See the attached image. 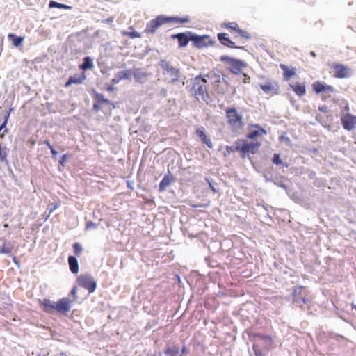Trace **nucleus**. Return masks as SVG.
<instances>
[{"label": "nucleus", "mask_w": 356, "mask_h": 356, "mask_svg": "<svg viewBox=\"0 0 356 356\" xmlns=\"http://www.w3.org/2000/svg\"><path fill=\"white\" fill-rule=\"evenodd\" d=\"M232 248L229 250L228 258L230 257L229 264L232 269L230 275L232 284L236 288L230 291V295L234 297H241L245 295V243L243 238L238 235L232 236Z\"/></svg>", "instance_id": "nucleus-1"}, {"label": "nucleus", "mask_w": 356, "mask_h": 356, "mask_svg": "<svg viewBox=\"0 0 356 356\" xmlns=\"http://www.w3.org/2000/svg\"><path fill=\"white\" fill-rule=\"evenodd\" d=\"M38 302L43 312L58 316H67L73 305V300H71L69 297H63L56 301L49 298H39Z\"/></svg>", "instance_id": "nucleus-2"}, {"label": "nucleus", "mask_w": 356, "mask_h": 356, "mask_svg": "<svg viewBox=\"0 0 356 356\" xmlns=\"http://www.w3.org/2000/svg\"><path fill=\"white\" fill-rule=\"evenodd\" d=\"M249 340L252 344V350L256 356H266L273 345V339L269 335L254 333L246 329Z\"/></svg>", "instance_id": "nucleus-3"}, {"label": "nucleus", "mask_w": 356, "mask_h": 356, "mask_svg": "<svg viewBox=\"0 0 356 356\" xmlns=\"http://www.w3.org/2000/svg\"><path fill=\"white\" fill-rule=\"evenodd\" d=\"M71 59H79L86 54V41L79 39V34H71L68 37Z\"/></svg>", "instance_id": "nucleus-4"}, {"label": "nucleus", "mask_w": 356, "mask_h": 356, "mask_svg": "<svg viewBox=\"0 0 356 356\" xmlns=\"http://www.w3.org/2000/svg\"><path fill=\"white\" fill-rule=\"evenodd\" d=\"M227 122L233 131H238L243 125V115L238 113L236 107L227 108L225 111Z\"/></svg>", "instance_id": "nucleus-5"}, {"label": "nucleus", "mask_w": 356, "mask_h": 356, "mask_svg": "<svg viewBox=\"0 0 356 356\" xmlns=\"http://www.w3.org/2000/svg\"><path fill=\"white\" fill-rule=\"evenodd\" d=\"M219 60L222 63L229 64L227 70L232 74L238 75L241 74L242 69L245 67V60L230 56L222 55Z\"/></svg>", "instance_id": "nucleus-6"}, {"label": "nucleus", "mask_w": 356, "mask_h": 356, "mask_svg": "<svg viewBox=\"0 0 356 356\" xmlns=\"http://www.w3.org/2000/svg\"><path fill=\"white\" fill-rule=\"evenodd\" d=\"M305 289V287L301 285L296 286L293 288L291 294L292 297V304L300 307L302 311H305L306 309L309 308L308 307H305L304 305H307L309 302L304 291Z\"/></svg>", "instance_id": "nucleus-7"}, {"label": "nucleus", "mask_w": 356, "mask_h": 356, "mask_svg": "<svg viewBox=\"0 0 356 356\" xmlns=\"http://www.w3.org/2000/svg\"><path fill=\"white\" fill-rule=\"evenodd\" d=\"M216 42L208 34L199 35L192 32V45L197 49H202L210 46H214Z\"/></svg>", "instance_id": "nucleus-8"}, {"label": "nucleus", "mask_w": 356, "mask_h": 356, "mask_svg": "<svg viewBox=\"0 0 356 356\" xmlns=\"http://www.w3.org/2000/svg\"><path fill=\"white\" fill-rule=\"evenodd\" d=\"M78 284L88 291V293H92L97 287V282L95 278L88 273L81 274L76 278Z\"/></svg>", "instance_id": "nucleus-9"}, {"label": "nucleus", "mask_w": 356, "mask_h": 356, "mask_svg": "<svg viewBox=\"0 0 356 356\" xmlns=\"http://www.w3.org/2000/svg\"><path fill=\"white\" fill-rule=\"evenodd\" d=\"M158 65L163 70L164 75L168 74L172 79L170 82L175 83L179 81L180 78V70L170 65V62L165 59H161Z\"/></svg>", "instance_id": "nucleus-10"}, {"label": "nucleus", "mask_w": 356, "mask_h": 356, "mask_svg": "<svg viewBox=\"0 0 356 356\" xmlns=\"http://www.w3.org/2000/svg\"><path fill=\"white\" fill-rule=\"evenodd\" d=\"M88 92L93 100L92 110L95 112H99L102 109V106L108 103V99L106 98L104 94L99 92L95 88H91Z\"/></svg>", "instance_id": "nucleus-11"}, {"label": "nucleus", "mask_w": 356, "mask_h": 356, "mask_svg": "<svg viewBox=\"0 0 356 356\" xmlns=\"http://www.w3.org/2000/svg\"><path fill=\"white\" fill-rule=\"evenodd\" d=\"M165 24H167L166 15H159L147 23L144 31L146 33L154 34L160 26Z\"/></svg>", "instance_id": "nucleus-12"}, {"label": "nucleus", "mask_w": 356, "mask_h": 356, "mask_svg": "<svg viewBox=\"0 0 356 356\" xmlns=\"http://www.w3.org/2000/svg\"><path fill=\"white\" fill-rule=\"evenodd\" d=\"M236 152H239L241 158L245 159V138H238L232 145H226L224 156H227Z\"/></svg>", "instance_id": "nucleus-13"}, {"label": "nucleus", "mask_w": 356, "mask_h": 356, "mask_svg": "<svg viewBox=\"0 0 356 356\" xmlns=\"http://www.w3.org/2000/svg\"><path fill=\"white\" fill-rule=\"evenodd\" d=\"M192 32L191 31H186L174 33L170 35V38L172 40H177L178 47L183 49L186 47L190 42H192Z\"/></svg>", "instance_id": "nucleus-14"}, {"label": "nucleus", "mask_w": 356, "mask_h": 356, "mask_svg": "<svg viewBox=\"0 0 356 356\" xmlns=\"http://www.w3.org/2000/svg\"><path fill=\"white\" fill-rule=\"evenodd\" d=\"M248 129L246 139L257 140L258 138L267 134V131L259 124H250Z\"/></svg>", "instance_id": "nucleus-15"}, {"label": "nucleus", "mask_w": 356, "mask_h": 356, "mask_svg": "<svg viewBox=\"0 0 356 356\" xmlns=\"http://www.w3.org/2000/svg\"><path fill=\"white\" fill-rule=\"evenodd\" d=\"M332 68L336 78L346 79L351 76V69L343 64L334 63Z\"/></svg>", "instance_id": "nucleus-16"}, {"label": "nucleus", "mask_w": 356, "mask_h": 356, "mask_svg": "<svg viewBox=\"0 0 356 356\" xmlns=\"http://www.w3.org/2000/svg\"><path fill=\"white\" fill-rule=\"evenodd\" d=\"M217 38L219 42L226 47L245 50V46L236 45V43L230 39L228 34L225 32L218 33L217 34Z\"/></svg>", "instance_id": "nucleus-17"}, {"label": "nucleus", "mask_w": 356, "mask_h": 356, "mask_svg": "<svg viewBox=\"0 0 356 356\" xmlns=\"http://www.w3.org/2000/svg\"><path fill=\"white\" fill-rule=\"evenodd\" d=\"M261 145V143L258 140H251L248 141V139H246V156H248V159L250 160L254 168H256V163L252 160L249 154H255Z\"/></svg>", "instance_id": "nucleus-18"}, {"label": "nucleus", "mask_w": 356, "mask_h": 356, "mask_svg": "<svg viewBox=\"0 0 356 356\" xmlns=\"http://www.w3.org/2000/svg\"><path fill=\"white\" fill-rule=\"evenodd\" d=\"M341 122L344 129L352 131L355 128L356 115L350 113L342 115L341 117Z\"/></svg>", "instance_id": "nucleus-19"}, {"label": "nucleus", "mask_w": 356, "mask_h": 356, "mask_svg": "<svg viewBox=\"0 0 356 356\" xmlns=\"http://www.w3.org/2000/svg\"><path fill=\"white\" fill-rule=\"evenodd\" d=\"M260 88L267 95H277L279 85L277 81L268 80L266 83L259 84Z\"/></svg>", "instance_id": "nucleus-20"}, {"label": "nucleus", "mask_w": 356, "mask_h": 356, "mask_svg": "<svg viewBox=\"0 0 356 356\" xmlns=\"http://www.w3.org/2000/svg\"><path fill=\"white\" fill-rule=\"evenodd\" d=\"M312 88L313 91L317 95L328 92H334L335 91L332 86L321 81H314L312 85Z\"/></svg>", "instance_id": "nucleus-21"}, {"label": "nucleus", "mask_w": 356, "mask_h": 356, "mask_svg": "<svg viewBox=\"0 0 356 356\" xmlns=\"http://www.w3.org/2000/svg\"><path fill=\"white\" fill-rule=\"evenodd\" d=\"M195 135L198 138H200L201 143L205 145L208 148L212 149L213 147L212 141L207 136L204 127H198L195 130Z\"/></svg>", "instance_id": "nucleus-22"}, {"label": "nucleus", "mask_w": 356, "mask_h": 356, "mask_svg": "<svg viewBox=\"0 0 356 356\" xmlns=\"http://www.w3.org/2000/svg\"><path fill=\"white\" fill-rule=\"evenodd\" d=\"M86 74L84 72L79 74H74V75L70 76L64 84V87L67 88L72 84H82L86 79Z\"/></svg>", "instance_id": "nucleus-23"}, {"label": "nucleus", "mask_w": 356, "mask_h": 356, "mask_svg": "<svg viewBox=\"0 0 356 356\" xmlns=\"http://www.w3.org/2000/svg\"><path fill=\"white\" fill-rule=\"evenodd\" d=\"M179 352V347L171 341H167L165 348L162 350L165 356H181Z\"/></svg>", "instance_id": "nucleus-24"}, {"label": "nucleus", "mask_w": 356, "mask_h": 356, "mask_svg": "<svg viewBox=\"0 0 356 356\" xmlns=\"http://www.w3.org/2000/svg\"><path fill=\"white\" fill-rule=\"evenodd\" d=\"M195 286L197 289V293L202 295L207 289V277L203 274L197 273Z\"/></svg>", "instance_id": "nucleus-25"}, {"label": "nucleus", "mask_w": 356, "mask_h": 356, "mask_svg": "<svg viewBox=\"0 0 356 356\" xmlns=\"http://www.w3.org/2000/svg\"><path fill=\"white\" fill-rule=\"evenodd\" d=\"M175 181V176L170 172L165 174L158 186V191L160 193L165 191L168 186Z\"/></svg>", "instance_id": "nucleus-26"}, {"label": "nucleus", "mask_w": 356, "mask_h": 356, "mask_svg": "<svg viewBox=\"0 0 356 356\" xmlns=\"http://www.w3.org/2000/svg\"><path fill=\"white\" fill-rule=\"evenodd\" d=\"M280 67L282 70L283 78L284 81H289L296 74V68L294 67H289L285 64H280Z\"/></svg>", "instance_id": "nucleus-27"}, {"label": "nucleus", "mask_w": 356, "mask_h": 356, "mask_svg": "<svg viewBox=\"0 0 356 356\" xmlns=\"http://www.w3.org/2000/svg\"><path fill=\"white\" fill-rule=\"evenodd\" d=\"M132 72V76L134 81L138 83H143L144 79L148 76L146 71H143L141 68L138 67H134Z\"/></svg>", "instance_id": "nucleus-28"}, {"label": "nucleus", "mask_w": 356, "mask_h": 356, "mask_svg": "<svg viewBox=\"0 0 356 356\" xmlns=\"http://www.w3.org/2000/svg\"><path fill=\"white\" fill-rule=\"evenodd\" d=\"M8 39L11 42V44L16 48L22 47L24 41V36L17 35L14 33H9L8 34Z\"/></svg>", "instance_id": "nucleus-29"}, {"label": "nucleus", "mask_w": 356, "mask_h": 356, "mask_svg": "<svg viewBox=\"0 0 356 356\" xmlns=\"http://www.w3.org/2000/svg\"><path fill=\"white\" fill-rule=\"evenodd\" d=\"M221 27L230 29L237 33L242 38H245V30L240 29L238 24L235 22H223L221 24Z\"/></svg>", "instance_id": "nucleus-30"}, {"label": "nucleus", "mask_w": 356, "mask_h": 356, "mask_svg": "<svg viewBox=\"0 0 356 356\" xmlns=\"http://www.w3.org/2000/svg\"><path fill=\"white\" fill-rule=\"evenodd\" d=\"M166 21L168 23H177L179 24H184L190 22L191 17L189 15H184L183 17H180L178 15H172L168 16L166 15Z\"/></svg>", "instance_id": "nucleus-31"}, {"label": "nucleus", "mask_w": 356, "mask_h": 356, "mask_svg": "<svg viewBox=\"0 0 356 356\" xmlns=\"http://www.w3.org/2000/svg\"><path fill=\"white\" fill-rule=\"evenodd\" d=\"M289 86L298 97H302L306 94V85L305 83L296 82L295 83H289Z\"/></svg>", "instance_id": "nucleus-32"}, {"label": "nucleus", "mask_w": 356, "mask_h": 356, "mask_svg": "<svg viewBox=\"0 0 356 356\" xmlns=\"http://www.w3.org/2000/svg\"><path fill=\"white\" fill-rule=\"evenodd\" d=\"M67 262L70 272L74 275H77L79 272V264L77 257L69 255Z\"/></svg>", "instance_id": "nucleus-33"}, {"label": "nucleus", "mask_w": 356, "mask_h": 356, "mask_svg": "<svg viewBox=\"0 0 356 356\" xmlns=\"http://www.w3.org/2000/svg\"><path fill=\"white\" fill-rule=\"evenodd\" d=\"M204 181L205 184L208 185L209 188L213 193H218V195H220L219 188L220 184L216 182L211 177H204Z\"/></svg>", "instance_id": "nucleus-34"}, {"label": "nucleus", "mask_w": 356, "mask_h": 356, "mask_svg": "<svg viewBox=\"0 0 356 356\" xmlns=\"http://www.w3.org/2000/svg\"><path fill=\"white\" fill-rule=\"evenodd\" d=\"M10 152V149L7 147L6 143H0V163H3L5 165H8V156Z\"/></svg>", "instance_id": "nucleus-35"}, {"label": "nucleus", "mask_w": 356, "mask_h": 356, "mask_svg": "<svg viewBox=\"0 0 356 356\" xmlns=\"http://www.w3.org/2000/svg\"><path fill=\"white\" fill-rule=\"evenodd\" d=\"M93 58L90 56H84L83 63L79 65V68L83 71L92 70L94 67Z\"/></svg>", "instance_id": "nucleus-36"}, {"label": "nucleus", "mask_w": 356, "mask_h": 356, "mask_svg": "<svg viewBox=\"0 0 356 356\" xmlns=\"http://www.w3.org/2000/svg\"><path fill=\"white\" fill-rule=\"evenodd\" d=\"M221 72L218 70H213L207 74H205V76L209 79L212 83H219L221 80Z\"/></svg>", "instance_id": "nucleus-37"}, {"label": "nucleus", "mask_w": 356, "mask_h": 356, "mask_svg": "<svg viewBox=\"0 0 356 356\" xmlns=\"http://www.w3.org/2000/svg\"><path fill=\"white\" fill-rule=\"evenodd\" d=\"M271 161L273 164L275 165L276 166H280V168L283 169L285 168H287L289 167V164L287 163L282 161L280 153H274L271 158Z\"/></svg>", "instance_id": "nucleus-38"}, {"label": "nucleus", "mask_w": 356, "mask_h": 356, "mask_svg": "<svg viewBox=\"0 0 356 356\" xmlns=\"http://www.w3.org/2000/svg\"><path fill=\"white\" fill-rule=\"evenodd\" d=\"M129 31H122V35L128 36L131 39H135L141 37V33L135 30V29L133 26H129Z\"/></svg>", "instance_id": "nucleus-39"}, {"label": "nucleus", "mask_w": 356, "mask_h": 356, "mask_svg": "<svg viewBox=\"0 0 356 356\" xmlns=\"http://www.w3.org/2000/svg\"><path fill=\"white\" fill-rule=\"evenodd\" d=\"M49 8L63 9L70 10H72V7L70 5L62 3L54 0H51L48 5Z\"/></svg>", "instance_id": "nucleus-40"}, {"label": "nucleus", "mask_w": 356, "mask_h": 356, "mask_svg": "<svg viewBox=\"0 0 356 356\" xmlns=\"http://www.w3.org/2000/svg\"><path fill=\"white\" fill-rule=\"evenodd\" d=\"M191 91L192 92L193 95L194 97H197V96H201L203 94L207 93V89L204 85L200 83L199 85H197V86L195 88H194V89H193V87H192L191 89Z\"/></svg>", "instance_id": "nucleus-41"}, {"label": "nucleus", "mask_w": 356, "mask_h": 356, "mask_svg": "<svg viewBox=\"0 0 356 356\" xmlns=\"http://www.w3.org/2000/svg\"><path fill=\"white\" fill-rule=\"evenodd\" d=\"M282 178H284V177H282V176H280V177H275V179L273 181V183L275 185H276V186L282 188V189L285 190L286 194L289 196L290 193H291V189L289 188V186L284 181L280 180Z\"/></svg>", "instance_id": "nucleus-42"}, {"label": "nucleus", "mask_w": 356, "mask_h": 356, "mask_svg": "<svg viewBox=\"0 0 356 356\" xmlns=\"http://www.w3.org/2000/svg\"><path fill=\"white\" fill-rule=\"evenodd\" d=\"M273 173L274 169L273 167H270L264 170L263 177L266 182H273L274 181Z\"/></svg>", "instance_id": "nucleus-43"}, {"label": "nucleus", "mask_w": 356, "mask_h": 356, "mask_svg": "<svg viewBox=\"0 0 356 356\" xmlns=\"http://www.w3.org/2000/svg\"><path fill=\"white\" fill-rule=\"evenodd\" d=\"M222 273L219 270H211L207 274L209 280L213 283L217 282L221 277Z\"/></svg>", "instance_id": "nucleus-44"}, {"label": "nucleus", "mask_w": 356, "mask_h": 356, "mask_svg": "<svg viewBox=\"0 0 356 356\" xmlns=\"http://www.w3.org/2000/svg\"><path fill=\"white\" fill-rule=\"evenodd\" d=\"M118 74H119L121 81H122L130 80L132 76L133 72L131 69H126L124 70L118 71Z\"/></svg>", "instance_id": "nucleus-45"}, {"label": "nucleus", "mask_w": 356, "mask_h": 356, "mask_svg": "<svg viewBox=\"0 0 356 356\" xmlns=\"http://www.w3.org/2000/svg\"><path fill=\"white\" fill-rule=\"evenodd\" d=\"M73 255L75 257H79L83 251V248L79 242H74L72 244Z\"/></svg>", "instance_id": "nucleus-46"}, {"label": "nucleus", "mask_w": 356, "mask_h": 356, "mask_svg": "<svg viewBox=\"0 0 356 356\" xmlns=\"http://www.w3.org/2000/svg\"><path fill=\"white\" fill-rule=\"evenodd\" d=\"M70 155L68 153L63 154L60 156L58 160V170H61V168H65V163L67 162Z\"/></svg>", "instance_id": "nucleus-47"}, {"label": "nucleus", "mask_w": 356, "mask_h": 356, "mask_svg": "<svg viewBox=\"0 0 356 356\" xmlns=\"http://www.w3.org/2000/svg\"><path fill=\"white\" fill-rule=\"evenodd\" d=\"M195 166H188L186 168H181L180 175L181 176L191 175L195 170Z\"/></svg>", "instance_id": "nucleus-48"}, {"label": "nucleus", "mask_w": 356, "mask_h": 356, "mask_svg": "<svg viewBox=\"0 0 356 356\" xmlns=\"http://www.w3.org/2000/svg\"><path fill=\"white\" fill-rule=\"evenodd\" d=\"M315 119L317 122H318L324 128H327V129H330V124H327V122H325V118L318 113L315 116Z\"/></svg>", "instance_id": "nucleus-49"}, {"label": "nucleus", "mask_w": 356, "mask_h": 356, "mask_svg": "<svg viewBox=\"0 0 356 356\" xmlns=\"http://www.w3.org/2000/svg\"><path fill=\"white\" fill-rule=\"evenodd\" d=\"M0 254H6L8 257L12 255L11 248L6 245L5 241L3 245L0 246Z\"/></svg>", "instance_id": "nucleus-50"}, {"label": "nucleus", "mask_w": 356, "mask_h": 356, "mask_svg": "<svg viewBox=\"0 0 356 356\" xmlns=\"http://www.w3.org/2000/svg\"><path fill=\"white\" fill-rule=\"evenodd\" d=\"M172 280L174 281V284L175 285L178 286L179 287H184V284L182 282L181 277L179 274H174Z\"/></svg>", "instance_id": "nucleus-51"}, {"label": "nucleus", "mask_w": 356, "mask_h": 356, "mask_svg": "<svg viewBox=\"0 0 356 356\" xmlns=\"http://www.w3.org/2000/svg\"><path fill=\"white\" fill-rule=\"evenodd\" d=\"M278 140H279L280 143H284L287 145L291 143V140L286 136V133H285V132H284L282 134L279 136Z\"/></svg>", "instance_id": "nucleus-52"}, {"label": "nucleus", "mask_w": 356, "mask_h": 356, "mask_svg": "<svg viewBox=\"0 0 356 356\" xmlns=\"http://www.w3.org/2000/svg\"><path fill=\"white\" fill-rule=\"evenodd\" d=\"M97 226H98V224H97L91 220H87L84 230L88 231L90 229H95L97 228Z\"/></svg>", "instance_id": "nucleus-53"}, {"label": "nucleus", "mask_w": 356, "mask_h": 356, "mask_svg": "<svg viewBox=\"0 0 356 356\" xmlns=\"http://www.w3.org/2000/svg\"><path fill=\"white\" fill-rule=\"evenodd\" d=\"M69 296L72 298V300H73V302L74 300H77L78 296H77V286L76 285H73V286L72 287V289L69 293Z\"/></svg>", "instance_id": "nucleus-54"}, {"label": "nucleus", "mask_w": 356, "mask_h": 356, "mask_svg": "<svg viewBox=\"0 0 356 356\" xmlns=\"http://www.w3.org/2000/svg\"><path fill=\"white\" fill-rule=\"evenodd\" d=\"M205 261L208 266L212 268H217L219 265V264H218L216 261L212 260L209 257L205 258Z\"/></svg>", "instance_id": "nucleus-55"}, {"label": "nucleus", "mask_w": 356, "mask_h": 356, "mask_svg": "<svg viewBox=\"0 0 356 356\" xmlns=\"http://www.w3.org/2000/svg\"><path fill=\"white\" fill-rule=\"evenodd\" d=\"M60 202H52L50 204L49 207L47 208V211H49V213H53L57 208L60 207Z\"/></svg>", "instance_id": "nucleus-56"}, {"label": "nucleus", "mask_w": 356, "mask_h": 356, "mask_svg": "<svg viewBox=\"0 0 356 356\" xmlns=\"http://www.w3.org/2000/svg\"><path fill=\"white\" fill-rule=\"evenodd\" d=\"M202 77H203V74L202 73H200L194 78L193 83V89H194V88H195L197 86V85L200 84V80L202 79Z\"/></svg>", "instance_id": "nucleus-57"}, {"label": "nucleus", "mask_w": 356, "mask_h": 356, "mask_svg": "<svg viewBox=\"0 0 356 356\" xmlns=\"http://www.w3.org/2000/svg\"><path fill=\"white\" fill-rule=\"evenodd\" d=\"M8 168V174H9V176L11 177L12 179L16 181L17 180V176L14 174L11 167H10V162H8V165H6Z\"/></svg>", "instance_id": "nucleus-58"}, {"label": "nucleus", "mask_w": 356, "mask_h": 356, "mask_svg": "<svg viewBox=\"0 0 356 356\" xmlns=\"http://www.w3.org/2000/svg\"><path fill=\"white\" fill-rule=\"evenodd\" d=\"M179 354H181V356H184L185 355H187L190 352L189 349L186 347L185 344H183L182 346L179 348Z\"/></svg>", "instance_id": "nucleus-59"}, {"label": "nucleus", "mask_w": 356, "mask_h": 356, "mask_svg": "<svg viewBox=\"0 0 356 356\" xmlns=\"http://www.w3.org/2000/svg\"><path fill=\"white\" fill-rule=\"evenodd\" d=\"M7 122L2 121L0 123V131H3L5 133H9V129L7 127Z\"/></svg>", "instance_id": "nucleus-60"}, {"label": "nucleus", "mask_w": 356, "mask_h": 356, "mask_svg": "<svg viewBox=\"0 0 356 356\" xmlns=\"http://www.w3.org/2000/svg\"><path fill=\"white\" fill-rule=\"evenodd\" d=\"M104 90L107 92H111L116 90V88L114 86L113 84L111 83V84H105L104 86Z\"/></svg>", "instance_id": "nucleus-61"}, {"label": "nucleus", "mask_w": 356, "mask_h": 356, "mask_svg": "<svg viewBox=\"0 0 356 356\" xmlns=\"http://www.w3.org/2000/svg\"><path fill=\"white\" fill-rule=\"evenodd\" d=\"M10 257H12L13 262L16 266V267L17 268H20L21 263H20V261L18 259V258L17 257H15V255H13V254Z\"/></svg>", "instance_id": "nucleus-62"}, {"label": "nucleus", "mask_w": 356, "mask_h": 356, "mask_svg": "<svg viewBox=\"0 0 356 356\" xmlns=\"http://www.w3.org/2000/svg\"><path fill=\"white\" fill-rule=\"evenodd\" d=\"M106 105H108L111 106L110 111H111L112 109H114V108L118 107L119 102H113L108 99V103H107Z\"/></svg>", "instance_id": "nucleus-63"}, {"label": "nucleus", "mask_w": 356, "mask_h": 356, "mask_svg": "<svg viewBox=\"0 0 356 356\" xmlns=\"http://www.w3.org/2000/svg\"><path fill=\"white\" fill-rule=\"evenodd\" d=\"M306 149L309 154H314L316 155L319 152L318 149L315 147H307Z\"/></svg>", "instance_id": "nucleus-64"}]
</instances>
